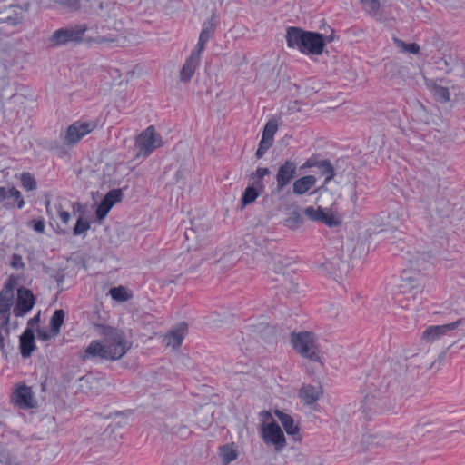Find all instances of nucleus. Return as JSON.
I'll use <instances>...</instances> for the list:
<instances>
[{
    "instance_id": "6e6552de",
    "label": "nucleus",
    "mask_w": 465,
    "mask_h": 465,
    "mask_svg": "<svg viewBox=\"0 0 465 465\" xmlns=\"http://www.w3.org/2000/svg\"><path fill=\"white\" fill-rule=\"evenodd\" d=\"M460 324L461 320H458L448 324L430 326L422 332L421 340L426 343H433L456 330Z\"/></svg>"
},
{
    "instance_id": "864d4df0",
    "label": "nucleus",
    "mask_w": 465,
    "mask_h": 465,
    "mask_svg": "<svg viewBox=\"0 0 465 465\" xmlns=\"http://www.w3.org/2000/svg\"><path fill=\"white\" fill-rule=\"evenodd\" d=\"M272 141L262 138V140L259 143V148L267 152V150L272 146Z\"/></svg>"
},
{
    "instance_id": "0e129e2a",
    "label": "nucleus",
    "mask_w": 465,
    "mask_h": 465,
    "mask_svg": "<svg viewBox=\"0 0 465 465\" xmlns=\"http://www.w3.org/2000/svg\"><path fill=\"white\" fill-rule=\"evenodd\" d=\"M371 401V396H370V395H367V396L365 397V401H366V402H368V401Z\"/></svg>"
},
{
    "instance_id": "bf43d9fd",
    "label": "nucleus",
    "mask_w": 465,
    "mask_h": 465,
    "mask_svg": "<svg viewBox=\"0 0 465 465\" xmlns=\"http://www.w3.org/2000/svg\"><path fill=\"white\" fill-rule=\"evenodd\" d=\"M323 39H324V44L326 42H331L334 40V35L333 33H331L330 35H326L325 37L323 36Z\"/></svg>"
},
{
    "instance_id": "c85d7f7f",
    "label": "nucleus",
    "mask_w": 465,
    "mask_h": 465,
    "mask_svg": "<svg viewBox=\"0 0 465 465\" xmlns=\"http://www.w3.org/2000/svg\"><path fill=\"white\" fill-rule=\"evenodd\" d=\"M196 422L203 430H207L213 422V412L209 408L201 409L196 413Z\"/></svg>"
},
{
    "instance_id": "c9c22d12",
    "label": "nucleus",
    "mask_w": 465,
    "mask_h": 465,
    "mask_svg": "<svg viewBox=\"0 0 465 465\" xmlns=\"http://www.w3.org/2000/svg\"><path fill=\"white\" fill-rule=\"evenodd\" d=\"M270 173L271 172L268 168L259 167L256 172L251 175L253 185L259 187L260 189H263L262 179L265 175L270 174Z\"/></svg>"
},
{
    "instance_id": "f03ea898",
    "label": "nucleus",
    "mask_w": 465,
    "mask_h": 465,
    "mask_svg": "<svg viewBox=\"0 0 465 465\" xmlns=\"http://www.w3.org/2000/svg\"><path fill=\"white\" fill-rule=\"evenodd\" d=\"M98 333L104 337V342L94 340L84 351L83 359L100 358L105 361L122 359L131 349L132 343L123 331L110 326L98 325Z\"/></svg>"
},
{
    "instance_id": "39448f33",
    "label": "nucleus",
    "mask_w": 465,
    "mask_h": 465,
    "mask_svg": "<svg viewBox=\"0 0 465 465\" xmlns=\"http://www.w3.org/2000/svg\"><path fill=\"white\" fill-rule=\"evenodd\" d=\"M86 30L87 26L85 25L60 28L54 31L49 38L50 45L52 46H61L73 42H80Z\"/></svg>"
},
{
    "instance_id": "4c0bfd02",
    "label": "nucleus",
    "mask_w": 465,
    "mask_h": 465,
    "mask_svg": "<svg viewBox=\"0 0 465 465\" xmlns=\"http://www.w3.org/2000/svg\"><path fill=\"white\" fill-rule=\"evenodd\" d=\"M362 8L371 15H376L380 10L379 0H360Z\"/></svg>"
},
{
    "instance_id": "aec40b11",
    "label": "nucleus",
    "mask_w": 465,
    "mask_h": 465,
    "mask_svg": "<svg viewBox=\"0 0 465 465\" xmlns=\"http://www.w3.org/2000/svg\"><path fill=\"white\" fill-rule=\"evenodd\" d=\"M276 416L278 420L281 421L282 427L284 428L286 433L289 436H292L293 440L301 441L302 434L300 433V429L297 424H295L294 420L289 414H286L282 411H276Z\"/></svg>"
},
{
    "instance_id": "c756f323",
    "label": "nucleus",
    "mask_w": 465,
    "mask_h": 465,
    "mask_svg": "<svg viewBox=\"0 0 465 465\" xmlns=\"http://www.w3.org/2000/svg\"><path fill=\"white\" fill-rule=\"evenodd\" d=\"M401 389V383L395 377L384 378L381 383V392L398 393Z\"/></svg>"
},
{
    "instance_id": "473e14b6",
    "label": "nucleus",
    "mask_w": 465,
    "mask_h": 465,
    "mask_svg": "<svg viewBox=\"0 0 465 465\" xmlns=\"http://www.w3.org/2000/svg\"><path fill=\"white\" fill-rule=\"evenodd\" d=\"M392 40L396 47L402 53L417 54L420 50V46L415 43L407 44L397 37H393Z\"/></svg>"
},
{
    "instance_id": "9b49d317",
    "label": "nucleus",
    "mask_w": 465,
    "mask_h": 465,
    "mask_svg": "<svg viewBox=\"0 0 465 465\" xmlns=\"http://www.w3.org/2000/svg\"><path fill=\"white\" fill-rule=\"evenodd\" d=\"M14 290L11 286H5L0 292V320L1 327H5L8 334L9 310L13 304Z\"/></svg>"
},
{
    "instance_id": "a878e982",
    "label": "nucleus",
    "mask_w": 465,
    "mask_h": 465,
    "mask_svg": "<svg viewBox=\"0 0 465 465\" xmlns=\"http://www.w3.org/2000/svg\"><path fill=\"white\" fill-rule=\"evenodd\" d=\"M99 8L101 10V13H99L98 15L102 17H104L105 19L116 18L124 12V8L122 7V5L114 2H101L99 4Z\"/></svg>"
},
{
    "instance_id": "a18cd8bd",
    "label": "nucleus",
    "mask_w": 465,
    "mask_h": 465,
    "mask_svg": "<svg viewBox=\"0 0 465 465\" xmlns=\"http://www.w3.org/2000/svg\"><path fill=\"white\" fill-rule=\"evenodd\" d=\"M270 270L272 271L276 275L282 276L285 282L288 281L285 275V267L281 261L273 262Z\"/></svg>"
},
{
    "instance_id": "6ab92c4d",
    "label": "nucleus",
    "mask_w": 465,
    "mask_h": 465,
    "mask_svg": "<svg viewBox=\"0 0 465 465\" xmlns=\"http://www.w3.org/2000/svg\"><path fill=\"white\" fill-rule=\"evenodd\" d=\"M322 395L323 391L321 386H312L310 384L303 385L299 391V397L305 405L314 404Z\"/></svg>"
},
{
    "instance_id": "20e7f679",
    "label": "nucleus",
    "mask_w": 465,
    "mask_h": 465,
    "mask_svg": "<svg viewBox=\"0 0 465 465\" xmlns=\"http://www.w3.org/2000/svg\"><path fill=\"white\" fill-rule=\"evenodd\" d=\"M163 144L161 136L155 132L153 126L147 127L135 140L137 157H146L156 148Z\"/></svg>"
},
{
    "instance_id": "393cba45",
    "label": "nucleus",
    "mask_w": 465,
    "mask_h": 465,
    "mask_svg": "<svg viewBox=\"0 0 465 465\" xmlns=\"http://www.w3.org/2000/svg\"><path fill=\"white\" fill-rule=\"evenodd\" d=\"M199 62L197 60V54L190 55L185 63L183 64L182 70L180 72V81L187 83L189 82L193 75L194 74L196 68L199 65Z\"/></svg>"
},
{
    "instance_id": "f704fd0d",
    "label": "nucleus",
    "mask_w": 465,
    "mask_h": 465,
    "mask_svg": "<svg viewBox=\"0 0 465 465\" xmlns=\"http://www.w3.org/2000/svg\"><path fill=\"white\" fill-rule=\"evenodd\" d=\"M278 130V123L275 119L269 120L263 129L262 137L264 139L273 141V136Z\"/></svg>"
},
{
    "instance_id": "13d9d810",
    "label": "nucleus",
    "mask_w": 465,
    "mask_h": 465,
    "mask_svg": "<svg viewBox=\"0 0 465 465\" xmlns=\"http://www.w3.org/2000/svg\"><path fill=\"white\" fill-rule=\"evenodd\" d=\"M265 153H266V151H264V150H262V149L258 147L255 155H256V157L258 159H260V158H262L265 154Z\"/></svg>"
},
{
    "instance_id": "3c124183",
    "label": "nucleus",
    "mask_w": 465,
    "mask_h": 465,
    "mask_svg": "<svg viewBox=\"0 0 465 465\" xmlns=\"http://www.w3.org/2000/svg\"><path fill=\"white\" fill-rule=\"evenodd\" d=\"M33 229L40 233L45 232V223L43 220H33L31 222Z\"/></svg>"
},
{
    "instance_id": "f3484780",
    "label": "nucleus",
    "mask_w": 465,
    "mask_h": 465,
    "mask_svg": "<svg viewBox=\"0 0 465 465\" xmlns=\"http://www.w3.org/2000/svg\"><path fill=\"white\" fill-rule=\"evenodd\" d=\"M187 328L188 326L185 322H181L174 329L171 330L164 336L166 346L173 350L180 348L187 333Z\"/></svg>"
},
{
    "instance_id": "bb28decb",
    "label": "nucleus",
    "mask_w": 465,
    "mask_h": 465,
    "mask_svg": "<svg viewBox=\"0 0 465 465\" xmlns=\"http://www.w3.org/2000/svg\"><path fill=\"white\" fill-rule=\"evenodd\" d=\"M426 85L433 94L436 101L440 103H448L450 101V92L447 87L439 85L432 80L427 81Z\"/></svg>"
},
{
    "instance_id": "79ce46f5",
    "label": "nucleus",
    "mask_w": 465,
    "mask_h": 465,
    "mask_svg": "<svg viewBox=\"0 0 465 465\" xmlns=\"http://www.w3.org/2000/svg\"><path fill=\"white\" fill-rule=\"evenodd\" d=\"M9 333L6 334L5 327L2 328L0 326V350L5 358H7V347L9 346V341H6V337H8Z\"/></svg>"
},
{
    "instance_id": "0eeeda50",
    "label": "nucleus",
    "mask_w": 465,
    "mask_h": 465,
    "mask_svg": "<svg viewBox=\"0 0 465 465\" xmlns=\"http://www.w3.org/2000/svg\"><path fill=\"white\" fill-rule=\"evenodd\" d=\"M262 438L268 445H272L276 451H281L286 445V440L281 427L276 422L263 426Z\"/></svg>"
},
{
    "instance_id": "4468645a",
    "label": "nucleus",
    "mask_w": 465,
    "mask_h": 465,
    "mask_svg": "<svg viewBox=\"0 0 465 465\" xmlns=\"http://www.w3.org/2000/svg\"><path fill=\"white\" fill-rule=\"evenodd\" d=\"M0 203L8 207L16 206L18 209L25 205L20 191L14 186L0 187Z\"/></svg>"
},
{
    "instance_id": "cd10ccee",
    "label": "nucleus",
    "mask_w": 465,
    "mask_h": 465,
    "mask_svg": "<svg viewBox=\"0 0 465 465\" xmlns=\"http://www.w3.org/2000/svg\"><path fill=\"white\" fill-rule=\"evenodd\" d=\"M239 451L234 444H225L220 447V456L224 464H229L238 458Z\"/></svg>"
},
{
    "instance_id": "de8ad7c7",
    "label": "nucleus",
    "mask_w": 465,
    "mask_h": 465,
    "mask_svg": "<svg viewBox=\"0 0 465 465\" xmlns=\"http://www.w3.org/2000/svg\"><path fill=\"white\" fill-rule=\"evenodd\" d=\"M54 210H55L57 215L59 216V218L61 219V221L64 224H67L69 223V221H70V218H71L70 213L67 211H64L62 209V205L61 204H55L54 205Z\"/></svg>"
},
{
    "instance_id": "680f3d73",
    "label": "nucleus",
    "mask_w": 465,
    "mask_h": 465,
    "mask_svg": "<svg viewBox=\"0 0 465 465\" xmlns=\"http://www.w3.org/2000/svg\"><path fill=\"white\" fill-rule=\"evenodd\" d=\"M304 459H305V456L302 453L299 452V453L296 454V460L302 461Z\"/></svg>"
},
{
    "instance_id": "4be33fe9",
    "label": "nucleus",
    "mask_w": 465,
    "mask_h": 465,
    "mask_svg": "<svg viewBox=\"0 0 465 465\" xmlns=\"http://www.w3.org/2000/svg\"><path fill=\"white\" fill-rule=\"evenodd\" d=\"M19 347L24 358L30 357L35 351V335L31 328H27L20 336Z\"/></svg>"
},
{
    "instance_id": "603ef678",
    "label": "nucleus",
    "mask_w": 465,
    "mask_h": 465,
    "mask_svg": "<svg viewBox=\"0 0 465 465\" xmlns=\"http://www.w3.org/2000/svg\"><path fill=\"white\" fill-rule=\"evenodd\" d=\"M54 336L55 335H53V332L51 331H50V332H48L47 331H45V330L37 331V338L41 341H46Z\"/></svg>"
},
{
    "instance_id": "7ed1b4c3",
    "label": "nucleus",
    "mask_w": 465,
    "mask_h": 465,
    "mask_svg": "<svg viewBox=\"0 0 465 465\" xmlns=\"http://www.w3.org/2000/svg\"><path fill=\"white\" fill-rule=\"evenodd\" d=\"M291 342L296 352L302 357L312 361H320L318 346L312 333L308 331L292 333Z\"/></svg>"
},
{
    "instance_id": "2eb2a0df",
    "label": "nucleus",
    "mask_w": 465,
    "mask_h": 465,
    "mask_svg": "<svg viewBox=\"0 0 465 465\" xmlns=\"http://www.w3.org/2000/svg\"><path fill=\"white\" fill-rule=\"evenodd\" d=\"M304 42L305 47L302 49V54L319 55L322 53L324 47L322 35L307 31Z\"/></svg>"
},
{
    "instance_id": "1a4fd4ad",
    "label": "nucleus",
    "mask_w": 465,
    "mask_h": 465,
    "mask_svg": "<svg viewBox=\"0 0 465 465\" xmlns=\"http://www.w3.org/2000/svg\"><path fill=\"white\" fill-rule=\"evenodd\" d=\"M96 127L94 122H75L71 124L66 131L64 137L65 143L68 144H75L84 135L90 134Z\"/></svg>"
},
{
    "instance_id": "58836bf2",
    "label": "nucleus",
    "mask_w": 465,
    "mask_h": 465,
    "mask_svg": "<svg viewBox=\"0 0 465 465\" xmlns=\"http://www.w3.org/2000/svg\"><path fill=\"white\" fill-rule=\"evenodd\" d=\"M122 196L123 193L120 189H114L109 191L103 200L114 206L116 203L121 201Z\"/></svg>"
},
{
    "instance_id": "b1692460",
    "label": "nucleus",
    "mask_w": 465,
    "mask_h": 465,
    "mask_svg": "<svg viewBox=\"0 0 465 465\" xmlns=\"http://www.w3.org/2000/svg\"><path fill=\"white\" fill-rule=\"evenodd\" d=\"M15 402L21 408L34 407L33 393L29 387L20 386L15 392Z\"/></svg>"
},
{
    "instance_id": "423d86ee",
    "label": "nucleus",
    "mask_w": 465,
    "mask_h": 465,
    "mask_svg": "<svg viewBox=\"0 0 465 465\" xmlns=\"http://www.w3.org/2000/svg\"><path fill=\"white\" fill-rule=\"evenodd\" d=\"M399 287L402 293H410L413 301L420 302V294L424 289L423 279L419 275H411L409 272H404Z\"/></svg>"
},
{
    "instance_id": "052dcab7",
    "label": "nucleus",
    "mask_w": 465,
    "mask_h": 465,
    "mask_svg": "<svg viewBox=\"0 0 465 465\" xmlns=\"http://www.w3.org/2000/svg\"><path fill=\"white\" fill-rule=\"evenodd\" d=\"M413 262V266L415 267H422V268H425V266L423 264H420V258H417Z\"/></svg>"
},
{
    "instance_id": "8fccbe9b",
    "label": "nucleus",
    "mask_w": 465,
    "mask_h": 465,
    "mask_svg": "<svg viewBox=\"0 0 465 465\" xmlns=\"http://www.w3.org/2000/svg\"><path fill=\"white\" fill-rule=\"evenodd\" d=\"M208 41L204 40V39H202L199 37V40H198V43H197V45H196V48L195 50L191 54V55H195L197 54V60L200 61V55H201V53L203 52V50L204 49V45L205 44L207 43Z\"/></svg>"
},
{
    "instance_id": "e433bc0d",
    "label": "nucleus",
    "mask_w": 465,
    "mask_h": 465,
    "mask_svg": "<svg viewBox=\"0 0 465 465\" xmlns=\"http://www.w3.org/2000/svg\"><path fill=\"white\" fill-rule=\"evenodd\" d=\"M215 29V23L213 22V17L207 21H205L203 25V29L200 33L199 37L202 39H204L206 41H209V39L212 37L213 32Z\"/></svg>"
},
{
    "instance_id": "2f4dec72",
    "label": "nucleus",
    "mask_w": 465,
    "mask_h": 465,
    "mask_svg": "<svg viewBox=\"0 0 465 465\" xmlns=\"http://www.w3.org/2000/svg\"><path fill=\"white\" fill-rule=\"evenodd\" d=\"M64 312L63 310H55L54 314L50 319V329L53 332V335H58L60 332V328L64 323Z\"/></svg>"
},
{
    "instance_id": "6e6d98bb",
    "label": "nucleus",
    "mask_w": 465,
    "mask_h": 465,
    "mask_svg": "<svg viewBox=\"0 0 465 465\" xmlns=\"http://www.w3.org/2000/svg\"><path fill=\"white\" fill-rule=\"evenodd\" d=\"M45 206H46V212H47L48 215L50 216V218L53 219L54 218V214H53V210L50 207V202L49 201L46 202Z\"/></svg>"
},
{
    "instance_id": "a211bd4d",
    "label": "nucleus",
    "mask_w": 465,
    "mask_h": 465,
    "mask_svg": "<svg viewBox=\"0 0 465 465\" xmlns=\"http://www.w3.org/2000/svg\"><path fill=\"white\" fill-rule=\"evenodd\" d=\"M307 31L299 27H289L286 32L287 45L290 48H297L300 52L305 47V36Z\"/></svg>"
},
{
    "instance_id": "37998d69",
    "label": "nucleus",
    "mask_w": 465,
    "mask_h": 465,
    "mask_svg": "<svg viewBox=\"0 0 465 465\" xmlns=\"http://www.w3.org/2000/svg\"><path fill=\"white\" fill-rule=\"evenodd\" d=\"M10 11H13L15 15V17L8 16L6 21L11 25H18L23 21V11L20 7H10Z\"/></svg>"
},
{
    "instance_id": "412c9836",
    "label": "nucleus",
    "mask_w": 465,
    "mask_h": 465,
    "mask_svg": "<svg viewBox=\"0 0 465 465\" xmlns=\"http://www.w3.org/2000/svg\"><path fill=\"white\" fill-rule=\"evenodd\" d=\"M80 387L82 390L92 393H98L104 385L106 384L103 376L85 375L80 379Z\"/></svg>"
},
{
    "instance_id": "5fc2aeb1",
    "label": "nucleus",
    "mask_w": 465,
    "mask_h": 465,
    "mask_svg": "<svg viewBox=\"0 0 465 465\" xmlns=\"http://www.w3.org/2000/svg\"><path fill=\"white\" fill-rule=\"evenodd\" d=\"M40 320V314L35 315V317L31 318L28 322V326L33 327L35 324H36Z\"/></svg>"
},
{
    "instance_id": "ddd939ff",
    "label": "nucleus",
    "mask_w": 465,
    "mask_h": 465,
    "mask_svg": "<svg viewBox=\"0 0 465 465\" xmlns=\"http://www.w3.org/2000/svg\"><path fill=\"white\" fill-rule=\"evenodd\" d=\"M35 304V298L31 291L20 288L17 292V300L14 308V314L21 317L27 313Z\"/></svg>"
},
{
    "instance_id": "72a5a7b5",
    "label": "nucleus",
    "mask_w": 465,
    "mask_h": 465,
    "mask_svg": "<svg viewBox=\"0 0 465 465\" xmlns=\"http://www.w3.org/2000/svg\"><path fill=\"white\" fill-rule=\"evenodd\" d=\"M109 293L112 299L120 302H126L131 298V295L128 294L127 290L123 286L111 288Z\"/></svg>"
},
{
    "instance_id": "9d476101",
    "label": "nucleus",
    "mask_w": 465,
    "mask_h": 465,
    "mask_svg": "<svg viewBox=\"0 0 465 465\" xmlns=\"http://www.w3.org/2000/svg\"><path fill=\"white\" fill-rule=\"evenodd\" d=\"M0 94L2 99L14 104H23L25 96L19 93V88L15 82L7 77L0 78Z\"/></svg>"
},
{
    "instance_id": "c03bdc74",
    "label": "nucleus",
    "mask_w": 465,
    "mask_h": 465,
    "mask_svg": "<svg viewBox=\"0 0 465 465\" xmlns=\"http://www.w3.org/2000/svg\"><path fill=\"white\" fill-rule=\"evenodd\" d=\"M112 207L113 206L110 203L103 200L96 209L97 218L99 220H103L107 215Z\"/></svg>"
},
{
    "instance_id": "4d7b16f0",
    "label": "nucleus",
    "mask_w": 465,
    "mask_h": 465,
    "mask_svg": "<svg viewBox=\"0 0 465 465\" xmlns=\"http://www.w3.org/2000/svg\"><path fill=\"white\" fill-rule=\"evenodd\" d=\"M265 153H266V151H264V150H262V149L258 147L255 155H256V157L258 159H260V158H262L265 154Z\"/></svg>"
},
{
    "instance_id": "f257e3e1",
    "label": "nucleus",
    "mask_w": 465,
    "mask_h": 465,
    "mask_svg": "<svg viewBox=\"0 0 465 465\" xmlns=\"http://www.w3.org/2000/svg\"><path fill=\"white\" fill-rule=\"evenodd\" d=\"M304 166H317L321 174L325 176L322 185L315 189L312 194H318L319 205L308 206L303 210V214L311 221L322 223L328 227L339 226L342 222L341 214L337 207L338 195L328 187L329 183L334 177V170L329 161L313 162L308 160Z\"/></svg>"
},
{
    "instance_id": "e2e57ef3",
    "label": "nucleus",
    "mask_w": 465,
    "mask_h": 465,
    "mask_svg": "<svg viewBox=\"0 0 465 465\" xmlns=\"http://www.w3.org/2000/svg\"><path fill=\"white\" fill-rule=\"evenodd\" d=\"M106 41H107V39H106V38H104V37H101V38L98 40V42H99L100 44L105 43Z\"/></svg>"
},
{
    "instance_id": "ea45409f",
    "label": "nucleus",
    "mask_w": 465,
    "mask_h": 465,
    "mask_svg": "<svg viewBox=\"0 0 465 465\" xmlns=\"http://www.w3.org/2000/svg\"><path fill=\"white\" fill-rule=\"evenodd\" d=\"M0 462L4 465H20L15 457L4 448L0 447Z\"/></svg>"
},
{
    "instance_id": "5701e85b",
    "label": "nucleus",
    "mask_w": 465,
    "mask_h": 465,
    "mask_svg": "<svg viewBox=\"0 0 465 465\" xmlns=\"http://www.w3.org/2000/svg\"><path fill=\"white\" fill-rule=\"evenodd\" d=\"M317 179L313 175H306L297 179L292 184L293 193L302 195L310 191L315 184Z\"/></svg>"
},
{
    "instance_id": "f8f14e48",
    "label": "nucleus",
    "mask_w": 465,
    "mask_h": 465,
    "mask_svg": "<svg viewBox=\"0 0 465 465\" xmlns=\"http://www.w3.org/2000/svg\"><path fill=\"white\" fill-rule=\"evenodd\" d=\"M296 163L292 161H285L280 165L276 174V190L282 192L287 186L296 174Z\"/></svg>"
},
{
    "instance_id": "69168bd1",
    "label": "nucleus",
    "mask_w": 465,
    "mask_h": 465,
    "mask_svg": "<svg viewBox=\"0 0 465 465\" xmlns=\"http://www.w3.org/2000/svg\"><path fill=\"white\" fill-rule=\"evenodd\" d=\"M401 307H409V304L404 305L403 303H401Z\"/></svg>"
},
{
    "instance_id": "49530a36",
    "label": "nucleus",
    "mask_w": 465,
    "mask_h": 465,
    "mask_svg": "<svg viewBox=\"0 0 465 465\" xmlns=\"http://www.w3.org/2000/svg\"><path fill=\"white\" fill-rule=\"evenodd\" d=\"M90 225L89 223L86 221H84L82 218H79L76 222V224L74 228V235H80L86 232L89 229Z\"/></svg>"
},
{
    "instance_id": "09e8293b",
    "label": "nucleus",
    "mask_w": 465,
    "mask_h": 465,
    "mask_svg": "<svg viewBox=\"0 0 465 465\" xmlns=\"http://www.w3.org/2000/svg\"><path fill=\"white\" fill-rule=\"evenodd\" d=\"M10 263L15 269H22L25 266L22 257L16 253L13 254Z\"/></svg>"
},
{
    "instance_id": "a19ab883",
    "label": "nucleus",
    "mask_w": 465,
    "mask_h": 465,
    "mask_svg": "<svg viewBox=\"0 0 465 465\" xmlns=\"http://www.w3.org/2000/svg\"><path fill=\"white\" fill-rule=\"evenodd\" d=\"M21 183L22 186L28 191H33L36 188V182L29 173L21 174Z\"/></svg>"
},
{
    "instance_id": "7c9ffc66",
    "label": "nucleus",
    "mask_w": 465,
    "mask_h": 465,
    "mask_svg": "<svg viewBox=\"0 0 465 465\" xmlns=\"http://www.w3.org/2000/svg\"><path fill=\"white\" fill-rule=\"evenodd\" d=\"M261 190L262 189H260L259 187H257L253 184L252 186H248L245 189V191L242 194V197L241 199L242 206L244 207V206L253 203L258 198Z\"/></svg>"
},
{
    "instance_id": "dca6fc26",
    "label": "nucleus",
    "mask_w": 465,
    "mask_h": 465,
    "mask_svg": "<svg viewBox=\"0 0 465 465\" xmlns=\"http://www.w3.org/2000/svg\"><path fill=\"white\" fill-rule=\"evenodd\" d=\"M320 268L323 273L329 275L337 282L342 279L348 272V264L338 259L327 261L322 263Z\"/></svg>"
}]
</instances>
